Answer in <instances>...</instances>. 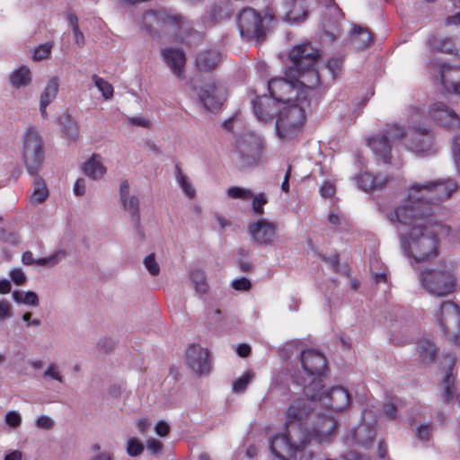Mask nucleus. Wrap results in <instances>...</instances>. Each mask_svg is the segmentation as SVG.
<instances>
[{
  "label": "nucleus",
  "instance_id": "obj_1",
  "mask_svg": "<svg viewBox=\"0 0 460 460\" xmlns=\"http://www.w3.org/2000/svg\"><path fill=\"white\" fill-rule=\"evenodd\" d=\"M312 410L305 399H297L287 411L286 431L274 435L270 443L271 452L281 460H296L312 435L304 429V419Z\"/></svg>",
  "mask_w": 460,
  "mask_h": 460
},
{
  "label": "nucleus",
  "instance_id": "obj_2",
  "mask_svg": "<svg viewBox=\"0 0 460 460\" xmlns=\"http://www.w3.org/2000/svg\"><path fill=\"white\" fill-rule=\"evenodd\" d=\"M319 51L311 43L295 46L289 52L292 66L287 75L296 77L297 83L306 90H314L320 84V74L316 68Z\"/></svg>",
  "mask_w": 460,
  "mask_h": 460
},
{
  "label": "nucleus",
  "instance_id": "obj_3",
  "mask_svg": "<svg viewBox=\"0 0 460 460\" xmlns=\"http://www.w3.org/2000/svg\"><path fill=\"white\" fill-rule=\"evenodd\" d=\"M402 248L413 267L433 260L438 255L435 226L429 223L411 228L407 238L402 240Z\"/></svg>",
  "mask_w": 460,
  "mask_h": 460
},
{
  "label": "nucleus",
  "instance_id": "obj_4",
  "mask_svg": "<svg viewBox=\"0 0 460 460\" xmlns=\"http://www.w3.org/2000/svg\"><path fill=\"white\" fill-rule=\"evenodd\" d=\"M303 372L294 376L306 398H315L317 389L323 387V376L326 370L325 357L315 349L304 350L300 358Z\"/></svg>",
  "mask_w": 460,
  "mask_h": 460
},
{
  "label": "nucleus",
  "instance_id": "obj_5",
  "mask_svg": "<svg viewBox=\"0 0 460 460\" xmlns=\"http://www.w3.org/2000/svg\"><path fill=\"white\" fill-rule=\"evenodd\" d=\"M421 287L430 296H446L456 289L455 264L444 262L435 268H425L418 275Z\"/></svg>",
  "mask_w": 460,
  "mask_h": 460
},
{
  "label": "nucleus",
  "instance_id": "obj_6",
  "mask_svg": "<svg viewBox=\"0 0 460 460\" xmlns=\"http://www.w3.org/2000/svg\"><path fill=\"white\" fill-rule=\"evenodd\" d=\"M296 102L298 103L284 105L277 117L276 133L282 140H290L298 136L302 130L305 119V107L308 106L309 101H306V97L302 99L297 96Z\"/></svg>",
  "mask_w": 460,
  "mask_h": 460
},
{
  "label": "nucleus",
  "instance_id": "obj_7",
  "mask_svg": "<svg viewBox=\"0 0 460 460\" xmlns=\"http://www.w3.org/2000/svg\"><path fill=\"white\" fill-rule=\"evenodd\" d=\"M142 24L143 29L154 37L161 32L179 35L185 30L187 21L184 17L165 10H150L143 13Z\"/></svg>",
  "mask_w": 460,
  "mask_h": 460
},
{
  "label": "nucleus",
  "instance_id": "obj_8",
  "mask_svg": "<svg viewBox=\"0 0 460 460\" xmlns=\"http://www.w3.org/2000/svg\"><path fill=\"white\" fill-rule=\"evenodd\" d=\"M427 210L424 201L411 199L408 194L402 205L387 214V218L392 223L409 226L410 229L417 226L424 227L430 223Z\"/></svg>",
  "mask_w": 460,
  "mask_h": 460
},
{
  "label": "nucleus",
  "instance_id": "obj_9",
  "mask_svg": "<svg viewBox=\"0 0 460 460\" xmlns=\"http://www.w3.org/2000/svg\"><path fill=\"white\" fill-rule=\"evenodd\" d=\"M456 189L457 184L453 180L413 183L409 188V197L427 205L449 198Z\"/></svg>",
  "mask_w": 460,
  "mask_h": 460
},
{
  "label": "nucleus",
  "instance_id": "obj_10",
  "mask_svg": "<svg viewBox=\"0 0 460 460\" xmlns=\"http://www.w3.org/2000/svg\"><path fill=\"white\" fill-rule=\"evenodd\" d=\"M441 331L455 345H460V307L452 301H444L434 311Z\"/></svg>",
  "mask_w": 460,
  "mask_h": 460
},
{
  "label": "nucleus",
  "instance_id": "obj_11",
  "mask_svg": "<svg viewBox=\"0 0 460 460\" xmlns=\"http://www.w3.org/2000/svg\"><path fill=\"white\" fill-rule=\"evenodd\" d=\"M295 79L296 82L283 78H274L270 80L268 83V89L270 93L271 100H273L274 102H284V105L298 103L296 102L297 96L302 99L306 97V101H309L314 90H306L297 83L296 77H295Z\"/></svg>",
  "mask_w": 460,
  "mask_h": 460
},
{
  "label": "nucleus",
  "instance_id": "obj_12",
  "mask_svg": "<svg viewBox=\"0 0 460 460\" xmlns=\"http://www.w3.org/2000/svg\"><path fill=\"white\" fill-rule=\"evenodd\" d=\"M22 159L28 172L37 175L43 164L44 152L41 138L33 128L24 132Z\"/></svg>",
  "mask_w": 460,
  "mask_h": 460
},
{
  "label": "nucleus",
  "instance_id": "obj_13",
  "mask_svg": "<svg viewBox=\"0 0 460 460\" xmlns=\"http://www.w3.org/2000/svg\"><path fill=\"white\" fill-rule=\"evenodd\" d=\"M261 139L252 132H243L236 138V151L240 166L243 168L258 164L261 157Z\"/></svg>",
  "mask_w": 460,
  "mask_h": 460
},
{
  "label": "nucleus",
  "instance_id": "obj_14",
  "mask_svg": "<svg viewBox=\"0 0 460 460\" xmlns=\"http://www.w3.org/2000/svg\"><path fill=\"white\" fill-rule=\"evenodd\" d=\"M238 28L241 36L247 40L262 42L267 30L263 26L261 17L252 8H245L237 17Z\"/></svg>",
  "mask_w": 460,
  "mask_h": 460
},
{
  "label": "nucleus",
  "instance_id": "obj_15",
  "mask_svg": "<svg viewBox=\"0 0 460 460\" xmlns=\"http://www.w3.org/2000/svg\"><path fill=\"white\" fill-rule=\"evenodd\" d=\"M323 388L317 389L318 394L315 398H307L305 400L311 406V402L320 401L324 406L330 407L335 411H341L347 409L350 403V396L349 392L342 386H335L329 390L327 393L323 391Z\"/></svg>",
  "mask_w": 460,
  "mask_h": 460
},
{
  "label": "nucleus",
  "instance_id": "obj_16",
  "mask_svg": "<svg viewBox=\"0 0 460 460\" xmlns=\"http://www.w3.org/2000/svg\"><path fill=\"white\" fill-rule=\"evenodd\" d=\"M277 228L276 223L262 218L250 223L248 233L253 243L259 245H271L277 236Z\"/></svg>",
  "mask_w": 460,
  "mask_h": 460
},
{
  "label": "nucleus",
  "instance_id": "obj_17",
  "mask_svg": "<svg viewBox=\"0 0 460 460\" xmlns=\"http://www.w3.org/2000/svg\"><path fill=\"white\" fill-rule=\"evenodd\" d=\"M405 146L416 154L429 153L433 147V136L425 128L411 127L406 133Z\"/></svg>",
  "mask_w": 460,
  "mask_h": 460
},
{
  "label": "nucleus",
  "instance_id": "obj_18",
  "mask_svg": "<svg viewBox=\"0 0 460 460\" xmlns=\"http://www.w3.org/2000/svg\"><path fill=\"white\" fill-rule=\"evenodd\" d=\"M226 96V87L216 82H208L201 87L199 97L204 107L209 111L218 109Z\"/></svg>",
  "mask_w": 460,
  "mask_h": 460
},
{
  "label": "nucleus",
  "instance_id": "obj_19",
  "mask_svg": "<svg viewBox=\"0 0 460 460\" xmlns=\"http://www.w3.org/2000/svg\"><path fill=\"white\" fill-rule=\"evenodd\" d=\"M207 349L198 345L189 347L186 353V362L189 367L198 375L208 374L211 365Z\"/></svg>",
  "mask_w": 460,
  "mask_h": 460
},
{
  "label": "nucleus",
  "instance_id": "obj_20",
  "mask_svg": "<svg viewBox=\"0 0 460 460\" xmlns=\"http://www.w3.org/2000/svg\"><path fill=\"white\" fill-rule=\"evenodd\" d=\"M432 119L448 128L460 127V117L443 102L433 103L429 110Z\"/></svg>",
  "mask_w": 460,
  "mask_h": 460
},
{
  "label": "nucleus",
  "instance_id": "obj_21",
  "mask_svg": "<svg viewBox=\"0 0 460 460\" xmlns=\"http://www.w3.org/2000/svg\"><path fill=\"white\" fill-rule=\"evenodd\" d=\"M337 424L332 417L318 415L314 424L312 438H316L320 443L330 440L331 436L336 429Z\"/></svg>",
  "mask_w": 460,
  "mask_h": 460
},
{
  "label": "nucleus",
  "instance_id": "obj_22",
  "mask_svg": "<svg viewBox=\"0 0 460 460\" xmlns=\"http://www.w3.org/2000/svg\"><path fill=\"white\" fill-rule=\"evenodd\" d=\"M161 54L172 72L179 78H181V68L186 63L184 52L180 49L165 48L162 50Z\"/></svg>",
  "mask_w": 460,
  "mask_h": 460
},
{
  "label": "nucleus",
  "instance_id": "obj_23",
  "mask_svg": "<svg viewBox=\"0 0 460 460\" xmlns=\"http://www.w3.org/2000/svg\"><path fill=\"white\" fill-rule=\"evenodd\" d=\"M440 80L447 92L460 93V67L440 66Z\"/></svg>",
  "mask_w": 460,
  "mask_h": 460
},
{
  "label": "nucleus",
  "instance_id": "obj_24",
  "mask_svg": "<svg viewBox=\"0 0 460 460\" xmlns=\"http://www.w3.org/2000/svg\"><path fill=\"white\" fill-rule=\"evenodd\" d=\"M253 112L261 122H268L273 119L276 111L275 102L267 96H261L252 101Z\"/></svg>",
  "mask_w": 460,
  "mask_h": 460
},
{
  "label": "nucleus",
  "instance_id": "obj_25",
  "mask_svg": "<svg viewBox=\"0 0 460 460\" xmlns=\"http://www.w3.org/2000/svg\"><path fill=\"white\" fill-rule=\"evenodd\" d=\"M66 256V252L65 250H58L53 252L49 257L40 258L35 260L32 256L31 252L27 251L22 253V261L24 265H32L35 264L37 266H48L54 267L56 266L61 260H63Z\"/></svg>",
  "mask_w": 460,
  "mask_h": 460
},
{
  "label": "nucleus",
  "instance_id": "obj_26",
  "mask_svg": "<svg viewBox=\"0 0 460 460\" xmlns=\"http://www.w3.org/2000/svg\"><path fill=\"white\" fill-rule=\"evenodd\" d=\"M368 146L379 160L385 164L390 162L391 144L387 140V136L382 134L369 138Z\"/></svg>",
  "mask_w": 460,
  "mask_h": 460
},
{
  "label": "nucleus",
  "instance_id": "obj_27",
  "mask_svg": "<svg viewBox=\"0 0 460 460\" xmlns=\"http://www.w3.org/2000/svg\"><path fill=\"white\" fill-rule=\"evenodd\" d=\"M388 177L381 173L363 172L357 178L358 186L364 191L382 188L388 181Z\"/></svg>",
  "mask_w": 460,
  "mask_h": 460
},
{
  "label": "nucleus",
  "instance_id": "obj_28",
  "mask_svg": "<svg viewBox=\"0 0 460 460\" xmlns=\"http://www.w3.org/2000/svg\"><path fill=\"white\" fill-rule=\"evenodd\" d=\"M106 167L102 164L100 155L93 154L84 164L83 172L89 178L96 181L102 179L106 173Z\"/></svg>",
  "mask_w": 460,
  "mask_h": 460
},
{
  "label": "nucleus",
  "instance_id": "obj_29",
  "mask_svg": "<svg viewBox=\"0 0 460 460\" xmlns=\"http://www.w3.org/2000/svg\"><path fill=\"white\" fill-rule=\"evenodd\" d=\"M305 0H285V15L289 21H299L306 15Z\"/></svg>",
  "mask_w": 460,
  "mask_h": 460
},
{
  "label": "nucleus",
  "instance_id": "obj_30",
  "mask_svg": "<svg viewBox=\"0 0 460 460\" xmlns=\"http://www.w3.org/2000/svg\"><path fill=\"white\" fill-rule=\"evenodd\" d=\"M221 55L217 50H208L200 53L196 58V66L200 71L213 70L219 63Z\"/></svg>",
  "mask_w": 460,
  "mask_h": 460
},
{
  "label": "nucleus",
  "instance_id": "obj_31",
  "mask_svg": "<svg viewBox=\"0 0 460 460\" xmlns=\"http://www.w3.org/2000/svg\"><path fill=\"white\" fill-rule=\"evenodd\" d=\"M58 92V80L52 77L47 84L43 93L40 95V113L42 117L47 116V106L56 98Z\"/></svg>",
  "mask_w": 460,
  "mask_h": 460
},
{
  "label": "nucleus",
  "instance_id": "obj_32",
  "mask_svg": "<svg viewBox=\"0 0 460 460\" xmlns=\"http://www.w3.org/2000/svg\"><path fill=\"white\" fill-rule=\"evenodd\" d=\"M325 6L328 12V14L332 16V21H327L324 23V28L327 30L329 33L334 35V30L338 29V25L341 19L343 18V13L339 8V6L335 4L334 0H326Z\"/></svg>",
  "mask_w": 460,
  "mask_h": 460
},
{
  "label": "nucleus",
  "instance_id": "obj_33",
  "mask_svg": "<svg viewBox=\"0 0 460 460\" xmlns=\"http://www.w3.org/2000/svg\"><path fill=\"white\" fill-rule=\"evenodd\" d=\"M372 41V35L367 28L356 25L350 38L351 45L357 49L367 47Z\"/></svg>",
  "mask_w": 460,
  "mask_h": 460
},
{
  "label": "nucleus",
  "instance_id": "obj_34",
  "mask_svg": "<svg viewBox=\"0 0 460 460\" xmlns=\"http://www.w3.org/2000/svg\"><path fill=\"white\" fill-rule=\"evenodd\" d=\"M429 47L432 50L435 51H440L445 53L456 52V54L460 53V47H456V43L454 42L452 39L447 37L432 38L429 40Z\"/></svg>",
  "mask_w": 460,
  "mask_h": 460
},
{
  "label": "nucleus",
  "instance_id": "obj_35",
  "mask_svg": "<svg viewBox=\"0 0 460 460\" xmlns=\"http://www.w3.org/2000/svg\"><path fill=\"white\" fill-rule=\"evenodd\" d=\"M446 360L448 363L449 366V371H447L446 376L443 380V397L446 402H449L454 396L455 392L453 391L454 388V377L452 376V368L455 365V358L451 356H447L446 358Z\"/></svg>",
  "mask_w": 460,
  "mask_h": 460
},
{
  "label": "nucleus",
  "instance_id": "obj_36",
  "mask_svg": "<svg viewBox=\"0 0 460 460\" xmlns=\"http://www.w3.org/2000/svg\"><path fill=\"white\" fill-rule=\"evenodd\" d=\"M125 211L129 214L131 222L138 223L140 220L139 199L137 196L132 195L120 200Z\"/></svg>",
  "mask_w": 460,
  "mask_h": 460
},
{
  "label": "nucleus",
  "instance_id": "obj_37",
  "mask_svg": "<svg viewBox=\"0 0 460 460\" xmlns=\"http://www.w3.org/2000/svg\"><path fill=\"white\" fill-rule=\"evenodd\" d=\"M353 438L364 447H368L373 443L375 433L366 425L361 424L354 429Z\"/></svg>",
  "mask_w": 460,
  "mask_h": 460
},
{
  "label": "nucleus",
  "instance_id": "obj_38",
  "mask_svg": "<svg viewBox=\"0 0 460 460\" xmlns=\"http://www.w3.org/2000/svg\"><path fill=\"white\" fill-rule=\"evenodd\" d=\"M190 278L197 293L203 295L208 291L207 277L203 270L199 269L192 270Z\"/></svg>",
  "mask_w": 460,
  "mask_h": 460
},
{
  "label": "nucleus",
  "instance_id": "obj_39",
  "mask_svg": "<svg viewBox=\"0 0 460 460\" xmlns=\"http://www.w3.org/2000/svg\"><path fill=\"white\" fill-rule=\"evenodd\" d=\"M33 176L35 179L33 182V192L31 194V199L32 202L41 203L48 198L49 191L44 181L40 178L38 174Z\"/></svg>",
  "mask_w": 460,
  "mask_h": 460
},
{
  "label": "nucleus",
  "instance_id": "obj_40",
  "mask_svg": "<svg viewBox=\"0 0 460 460\" xmlns=\"http://www.w3.org/2000/svg\"><path fill=\"white\" fill-rule=\"evenodd\" d=\"M417 349L422 362L429 363L434 360L437 349L430 341L423 340L420 341Z\"/></svg>",
  "mask_w": 460,
  "mask_h": 460
},
{
  "label": "nucleus",
  "instance_id": "obj_41",
  "mask_svg": "<svg viewBox=\"0 0 460 460\" xmlns=\"http://www.w3.org/2000/svg\"><path fill=\"white\" fill-rule=\"evenodd\" d=\"M62 125V133L70 140L75 141L79 136L78 126L69 116H62L60 118Z\"/></svg>",
  "mask_w": 460,
  "mask_h": 460
},
{
  "label": "nucleus",
  "instance_id": "obj_42",
  "mask_svg": "<svg viewBox=\"0 0 460 460\" xmlns=\"http://www.w3.org/2000/svg\"><path fill=\"white\" fill-rule=\"evenodd\" d=\"M176 180L185 195L190 199H193L196 195V190L190 182L189 178L181 172L179 166H176Z\"/></svg>",
  "mask_w": 460,
  "mask_h": 460
},
{
  "label": "nucleus",
  "instance_id": "obj_43",
  "mask_svg": "<svg viewBox=\"0 0 460 460\" xmlns=\"http://www.w3.org/2000/svg\"><path fill=\"white\" fill-rule=\"evenodd\" d=\"M30 74V70L26 67L15 70L10 77L12 85L17 88L26 85L31 80Z\"/></svg>",
  "mask_w": 460,
  "mask_h": 460
},
{
  "label": "nucleus",
  "instance_id": "obj_44",
  "mask_svg": "<svg viewBox=\"0 0 460 460\" xmlns=\"http://www.w3.org/2000/svg\"><path fill=\"white\" fill-rule=\"evenodd\" d=\"M228 198L241 200H249L252 197V191L250 189L232 186L226 190Z\"/></svg>",
  "mask_w": 460,
  "mask_h": 460
},
{
  "label": "nucleus",
  "instance_id": "obj_45",
  "mask_svg": "<svg viewBox=\"0 0 460 460\" xmlns=\"http://www.w3.org/2000/svg\"><path fill=\"white\" fill-rule=\"evenodd\" d=\"M406 133L403 128L397 125H392L387 127V128L383 133L384 136H387V140L390 143L391 141H399L404 139V144L406 143Z\"/></svg>",
  "mask_w": 460,
  "mask_h": 460
},
{
  "label": "nucleus",
  "instance_id": "obj_46",
  "mask_svg": "<svg viewBox=\"0 0 460 460\" xmlns=\"http://www.w3.org/2000/svg\"><path fill=\"white\" fill-rule=\"evenodd\" d=\"M93 81L94 82L95 86L98 90L102 93V96L105 99H111L113 96V87L112 85L105 81L103 78L97 76L96 75H93Z\"/></svg>",
  "mask_w": 460,
  "mask_h": 460
},
{
  "label": "nucleus",
  "instance_id": "obj_47",
  "mask_svg": "<svg viewBox=\"0 0 460 460\" xmlns=\"http://www.w3.org/2000/svg\"><path fill=\"white\" fill-rule=\"evenodd\" d=\"M45 380L53 379L59 383H64L65 379L62 376L58 366L56 363H49L47 369L43 373Z\"/></svg>",
  "mask_w": 460,
  "mask_h": 460
},
{
  "label": "nucleus",
  "instance_id": "obj_48",
  "mask_svg": "<svg viewBox=\"0 0 460 460\" xmlns=\"http://www.w3.org/2000/svg\"><path fill=\"white\" fill-rule=\"evenodd\" d=\"M252 207L255 215L261 216L264 213L263 206L267 204L268 199L264 193L252 194Z\"/></svg>",
  "mask_w": 460,
  "mask_h": 460
},
{
  "label": "nucleus",
  "instance_id": "obj_49",
  "mask_svg": "<svg viewBox=\"0 0 460 460\" xmlns=\"http://www.w3.org/2000/svg\"><path fill=\"white\" fill-rule=\"evenodd\" d=\"M254 374L252 372H246L240 378L233 383V390L235 393L243 392L250 382L252 380Z\"/></svg>",
  "mask_w": 460,
  "mask_h": 460
},
{
  "label": "nucleus",
  "instance_id": "obj_50",
  "mask_svg": "<svg viewBox=\"0 0 460 460\" xmlns=\"http://www.w3.org/2000/svg\"><path fill=\"white\" fill-rule=\"evenodd\" d=\"M144 451V445L137 438H130L127 443V453L130 456H140Z\"/></svg>",
  "mask_w": 460,
  "mask_h": 460
},
{
  "label": "nucleus",
  "instance_id": "obj_51",
  "mask_svg": "<svg viewBox=\"0 0 460 460\" xmlns=\"http://www.w3.org/2000/svg\"><path fill=\"white\" fill-rule=\"evenodd\" d=\"M143 263L152 276H157L160 273V266L154 253H150L145 257Z\"/></svg>",
  "mask_w": 460,
  "mask_h": 460
},
{
  "label": "nucleus",
  "instance_id": "obj_52",
  "mask_svg": "<svg viewBox=\"0 0 460 460\" xmlns=\"http://www.w3.org/2000/svg\"><path fill=\"white\" fill-rule=\"evenodd\" d=\"M4 421L12 429H16L22 424V417L19 412L15 411H10L4 417Z\"/></svg>",
  "mask_w": 460,
  "mask_h": 460
},
{
  "label": "nucleus",
  "instance_id": "obj_53",
  "mask_svg": "<svg viewBox=\"0 0 460 460\" xmlns=\"http://www.w3.org/2000/svg\"><path fill=\"white\" fill-rule=\"evenodd\" d=\"M13 316V306L6 299L0 300V321H4Z\"/></svg>",
  "mask_w": 460,
  "mask_h": 460
},
{
  "label": "nucleus",
  "instance_id": "obj_54",
  "mask_svg": "<svg viewBox=\"0 0 460 460\" xmlns=\"http://www.w3.org/2000/svg\"><path fill=\"white\" fill-rule=\"evenodd\" d=\"M126 123L145 128H150L152 126L151 121L142 116L127 117Z\"/></svg>",
  "mask_w": 460,
  "mask_h": 460
},
{
  "label": "nucleus",
  "instance_id": "obj_55",
  "mask_svg": "<svg viewBox=\"0 0 460 460\" xmlns=\"http://www.w3.org/2000/svg\"><path fill=\"white\" fill-rule=\"evenodd\" d=\"M452 150L456 166L460 173V135L454 137L452 140Z\"/></svg>",
  "mask_w": 460,
  "mask_h": 460
},
{
  "label": "nucleus",
  "instance_id": "obj_56",
  "mask_svg": "<svg viewBox=\"0 0 460 460\" xmlns=\"http://www.w3.org/2000/svg\"><path fill=\"white\" fill-rule=\"evenodd\" d=\"M10 278L16 285H22L26 282L27 277L24 271L20 268H15L12 270L9 273Z\"/></svg>",
  "mask_w": 460,
  "mask_h": 460
},
{
  "label": "nucleus",
  "instance_id": "obj_57",
  "mask_svg": "<svg viewBox=\"0 0 460 460\" xmlns=\"http://www.w3.org/2000/svg\"><path fill=\"white\" fill-rule=\"evenodd\" d=\"M51 52V46L48 44L40 45L34 51L35 60H43L49 58Z\"/></svg>",
  "mask_w": 460,
  "mask_h": 460
},
{
  "label": "nucleus",
  "instance_id": "obj_58",
  "mask_svg": "<svg viewBox=\"0 0 460 460\" xmlns=\"http://www.w3.org/2000/svg\"><path fill=\"white\" fill-rule=\"evenodd\" d=\"M54 425L55 421L47 415H41L36 420V426L41 429L49 430Z\"/></svg>",
  "mask_w": 460,
  "mask_h": 460
},
{
  "label": "nucleus",
  "instance_id": "obj_59",
  "mask_svg": "<svg viewBox=\"0 0 460 460\" xmlns=\"http://www.w3.org/2000/svg\"><path fill=\"white\" fill-rule=\"evenodd\" d=\"M341 66H342V61L339 58H331L328 61V63L326 65V68L332 74V79H334L336 77L337 74L339 73V71L341 68Z\"/></svg>",
  "mask_w": 460,
  "mask_h": 460
},
{
  "label": "nucleus",
  "instance_id": "obj_60",
  "mask_svg": "<svg viewBox=\"0 0 460 460\" xmlns=\"http://www.w3.org/2000/svg\"><path fill=\"white\" fill-rule=\"evenodd\" d=\"M397 402L398 400L395 402H390L384 406V412L385 416L390 420H394L397 416V409L399 407Z\"/></svg>",
  "mask_w": 460,
  "mask_h": 460
},
{
  "label": "nucleus",
  "instance_id": "obj_61",
  "mask_svg": "<svg viewBox=\"0 0 460 460\" xmlns=\"http://www.w3.org/2000/svg\"><path fill=\"white\" fill-rule=\"evenodd\" d=\"M232 287L235 289V290H240V291H247L250 289L251 288V282L248 279L246 278H241L239 279H234L233 282H232Z\"/></svg>",
  "mask_w": 460,
  "mask_h": 460
},
{
  "label": "nucleus",
  "instance_id": "obj_62",
  "mask_svg": "<svg viewBox=\"0 0 460 460\" xmlns=\"http://www.w3.org/2000/svg\"><path fill=\"white\" fill-rule=\"evenodd\" d=\"M23 304L31 305V306H38L39 305V297H38L37 294L33 291L25 292Z\"/></svg>",
  "mask_w": 460,
  "mask_h": 460
},
{
  "label": "nucleus",
  "instance_id": "obj_63",
  "mask_svg": "<svg viewBox=\"0 0 460 460\" xmlns=\"http://www.w3.org/2000/svg\"><path fill=\"white\" fill-rule=\"evenodd\" d=\"M155 433L160 437H165L170 431V426L164 420H159L155 427Z\"/></svg>",
  "mask_w": 460,
  "mask_h": 460
},
{
  "label": "nucleus",
  "instance_id": "obj_64",
  "mask_svg": "<svg viewBox=\"0 0 460 460\" xmlns=\"http://www.w3.org/2000/svg\"><path fill=\"white\" fill-rule=\"evenodd\" d=\"M431 427L429 425H422L417 429V437L421 440H428L430 436Z\"/></svg>",
  "mask_w": 460,
  "mask_h": 460
}]
</instances>
